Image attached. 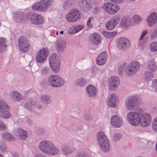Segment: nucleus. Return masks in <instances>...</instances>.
<instances>
[{"label":"nucleus","mask_w":157,"mask_h":157,"mask_svg":"<svg viewBox=\"0 0 157 157\" xmlns=\"http://www.w3.org/2000/svg\"><path fill=\"white\" fill-rule=\"evenodd\" d=\"M39 147L43 153L49 155H56L59 151L58 148L49 140H44L40 142L39 144Z\"/></svg>","instance_id":"f257e3e1"},{"label":"nucleus","mask_w":157,"mask_h":157,"mask_svg":"<svg viewBox=\"0 0 157 157\" xmlns=\"http://www.w3.org/2000/svg\"><path fill=\"white\" fill-rule=\"evenodd\" d=\"M134 121L130 124L131 125L137 126L139 124L143 127H146L151 123V119L150 116L147 113L143 114L140 117L137 114L135 115Z\"/></svg>","instance_id":"f03ea898"},{"label":"nucleus","mask_w":157,"mask_h":157,"mask_svg":"<svg viewBox=\"0 0 157 157\" xmlns=\"http://www.w3.org/2000/svg\"><path fill=\"white\" fill-rule=\"evenodd\" d=\"M97 139L102 150L105 152H108L110 146L108 139L105 134L102 131L99 132L97 135Z\"/></svg>","instance_id":"7ed1b4c3"},{"label":"nucleus","mask_w":157,"mask_h":157,"mask_svg":"<svg viewBox=\"0 0 157 157\" xmlns=\"http://www.w3.org/2000/svg\"><path fill=\"white\" fill-rule=\"evenodd\" d=\"M48 82L51 86L57 88L63 86L65 84V81L58 75H52L48 78Z\"/></svg>","instance_id":"20e7f679"},{"label":"nucleus","mask_w":157,"mask_h":157,"mask_svg":"<svg viewBox=\"0 0 157 157\" xmlns=\"http://www.w3.org/2000/svg\"><path fill=\"white\" fill-rule=\"evenodd\" d=\"M140 65L136 61L129 63L124 69V71L127 75L131 76L134 75L139 69Z\"/></svg>","instance_id":"39448f33"},{"label":"nucleus","mask_w":157,"mask_h":157,"mask_svg":"<svg viewBox=\"0 0 157 157\" xmlns=\"http://www.w3.org/2000/svg\"><path fill=\"white\" fill-rule=\"evenodd\" d=\"M82 15L81 12L76 9H72L66 16V20L70 22H76L81 19Z\"/></svg>","instance_id":"423d86ee"},{"label":"nucleus","mask_w":157,"mask_h":157,"mask_svg":"<svg viewBox=\"0 0 157 157\" xmlns=\"http://www.w3.org/2000/svg\"><path fill=\"white\" fill-rule=\"evenodd\" d=\"M50 64L52 71L56 73L60 69V60L56 54H52L50 56Z\"/></svg>","instance_id":"0eeeda50"},{"label":"nucleus","mask_w":157,"mask_h":157,"mask_svg":"<svg viewBox=\"0 0 157 157\" xmlns=\"http://www.w3.org/2000/svg\"><path fill=\"white\" fill-rule=\"evenodd\" d=\"M18 46L21 52H26L30 48V43L25 37L22 36L18 39Z\"/></svg>","instance_id":"6e6552de"},{"label":"nucleus","mask_w":157,"mask_h":157,"mask_svg":"<svg viewBox=\"0 0 157 157\" xmlns=\"http://www.w3.org/2000/svg\"><path fill=\"white\" fill-rule=\"evenodd\" d=\"M140 104L139 100L136 96H131L127 98L125 106L128 109L132 110Z\"/></svg>","instance_id":"1a4fd4ad"},{"label":"nucleus","mask_w":157,"mask_h":157,"mask_svg":"<svg viewBox=\"0 0 157 157\" xmlns=\"http://www.w3.org/2000/svg\"><path fill=\"white\" fill-rule=\"evenodd\" d=\"M102 9L108 14H114L119 11L120 7L116 4L107 2L102 7Z\"/></svg>","instance_id":"9d476101"},{"label":"nucleus","mask_w":157,"mask_h":157,"mask_svg":"<svg viewBox=\"0 0 157 157\" xmlns=\"http://www.w3.org/2000/svg\"><path fill=\"white\" fill-rule=\"evenodd\" d=\"M27 17L29 21L33 24L38 25L44 22L43 17L40 14L34 13L29 15Z\"/></svg>","instance_id":"9b49d317"},{"label":"nucleus","mask_w":157,"mask_h":157,"mask_svg":"<svg viewBox=\"0 0 157 157\" xmlns=\"http://www.w3.org/2000/svg\"><path fill=\"white\" fill-rule=\"evenodd\" d=\"M117 45L119 49L124 51L130 48V43L127 39L124 37H121L117 40Z\"/></svg>","instance_id":"f8f14e48"},{"label":"nucleus","mask_w":157,"mask_h":157,"mask_svg":"<svg viewBox=\"0 0 157 157\" xmlns=\"http://www.w3.org/2000/svg\"><path fill=\"white\" fill-rule=\"evenodd\" d=\"M48 54V50L47 48H42L37 53L36 60L38 63H42L45 61Z\"/></svg>","instance_id":"ddd939ff"},{"label":"nucleus","mask_w":157,"mask_h":157,"mask_svg":"<svg viewBox=\"0 0 157 157\" xmlns=\"http://www.w3.org/2000/svg\"><path fill=\"white\" fill-rule=\"evenodd\" d=\"M120 19L121 17L119 15H116L110 18L105 24L106 29L108 30L113 29L119 23Z\"/></svg>","instance_id":"4468645a"},{"label":"nucleus","mask_w":157,"mask_h":157,"mask_svg":"<svg viewBox=\"0 0 157 157\" xmlns=\"http://www.w3.org/2000/svg\"><path fill=\"white\" fill-rule=\"evenodd\" d=\"M78 4L81 10L84 12H88L91 8L90 0H78Z\"/></svg>","instance_id":"2eb2a0df"},{"label":"nucleus","mask_w":157,"mask_h":157,"mask_svg":"<svg viewBox=\"0 0 157 157\" xmlns=\"http://www.w3.org/2000/svg\"><path fill=\"white\" fill-rule=\"evenodd\" d=\"M143 112V110L141 108H138L137 109L136 112H129L127 115V121L130 124H131L132 122L134 121V119L136 118L134 117L135 114H138L139 116V117H140L143 114H142Z\"/></svg>","instance_id":"dca6fc26"},{"label":"nucleus","mask_w":157,"mask_h":157,"mask_svg":"<svg viewBox=\"0 0 157 157\" xmlns=\"http://www.w3.org/2000/svg\"><path fill=\"white\" fill-rule=\"evenodd\" d=\"M89 39L92 44L95 45L100 44L102 41L101 37L97 33H91L89 36Z\"/></svg>","instance_id":"f3484780"},{"label":"nucleus","mask_w":157,"mask_h":157,"mask_svg":"<svg viewBox=\"0 0 157 157\" xmlns=\"http://www.w3.org/2000/svg\"><path fill=\"white\" fill-rule=\"evenodd\" d=\"M120 82L118 78L117 77H111L109 80V90L115 91L119 84Z\"/></svg>","instance_id":"a211bd4d"},{"label":"nucleus","mask_w":157,"mask_h":157,"mask_svg":"<svg viewBox=\"0 0 157 157\" xmlns=\"http://www.w3.org/2000/svg\"><path fill=\"white\" fill-rule=\"evenodd\" d=\"M107 55L105 52H102L99 54L96 59V63L99 66L104 65L106 62Z\"/></svg>","instance_id":"6ab92c4d"},{"label":"nucleus","mask_w":157,"mask_h":157,"mask_svg":"<svg viewBox=\"0 0 157 157\" xmlns=\"http://www.w3.org/2000/svg\"><path fill=\"white\" fill-rule=\"evenodd\" d=\"M112 125L115 128H119L121 126L123 123L121 118L117 116H113L110 119Z\"/></svg>","instance_id":"aec40b11"},{"label":"nucleus","mask_w":157,"mask_h":157,"mask_svg":"<svg viewBox=\"0 0 157 157\" xmlns=\"http://www.w3.org/2000/svg\"><path fill=\"white\" fill-rule=\"evenodd\" d=\"M28 15H26L21 12H17L15 13L14 17V20L17 22L21 23L25 21L26 18H28Z\"/></svg>","instance_id":"412c9836"},{"label":"nucleus","mask_w":157,"mask_h":157,"mask_svg":"<svg viewBox=\"0 0 157 157\" xmlns=\"http://www.w3.org/2000/svg\"><path fill=\"white\" fill-rule=\"evenodd\" d=\"M147 24L149 27H151L153 25L157 23V13L153 12L147 18Z\"/></svg>","instance_id":"4be33fe9"},{"label":"nucleus","mask_w":157,"mask_h":157,"mask_svg":"<svg viewBox=\"0 0 157 157\" xmlns=\"http://www.w3.org/2000/svg\"><path fill=\"white\" fill-rule=\"evenodd\" d=\"M84 28V26L80 25H77L69 28L68 33L70 34H74L78 33Z\"/></svg>","instance_id":"5701e85b"},{"label":"nucleus","mask_w":157,"mask_h":157,"mask_svg":"<svg viewBox=\"0 0 157 157\" xmlns=\"http://www.w3.org/2000/svg\"><path fill=\"white\" fill-rule=\"evenodd\" d=\"M116 97L115 94H111L108 98V104L110 107H113L116 106Z\"/></svg>","instance_id":"b1692460"},{"label":"nucleus","mask_w":157,"mask_h":157,"mask_svg":"<svg viewBox=\"0 0 157 157\" xmlns=\"http://www.w3.org/2000/svg\"><path fill=\"white\" fill-rule=\"evenodd\" d=\"M88 95L91 97H93L96 95L97 91L96 88L92 85L88 86L86 88Z\"/></svg>","instance_id":"393cba45"},{"label":"nucleus","mask_w":157,"mask_h":157,"mask_svg":"<svg viewBox=\"0 0 157 157\" xmlns=\"http://www.w3.org/2000/svg\"><path fill=\"white\" fill-rule=\"evenodd\" d=\"M146 63L148 70L153 72H155L156 71L157 67L154 61L150 60L147 61Z\"/></svg>","instance_id":"a878e982"},{"label":"nucleus","mask_w":157,"mask_h":157,"mask_svg":"<svg viewBox=\"0 0 157 157\" xmlns=\"http://www.w3.org/2000/svg\"><path fill=\"white\" fill-rule=\"evenodd\" d=\"M36 102L34 100H30L24 104V107L29 111H32L34 109V107H35Z\"/></svg>","instance_id":"bb28decb"},{"label":"nucleus","mask_w":157,"mask_h":157,"mask_svg":"<svg viewBox=\"0 0 157 157\" xmlns=\"http://www.w3.org/2000/svg\"><path fill=\"white\" fill-rule=\"evenodd\" d=\"M17 136L21 139L25 140L27 138V133L21 128L18 129L17 130Z\"/></svg>","instance_id":"cd10ccee"},{"label":"nucleus","mask_w":157,"mask_h":157,"mask_svg":"<svg viewBox=\"0 0 157 157\" xmlns=\"http://www.w3.org/2000/svg\"><path fill=\"white\" fill-rule=\"evenodd\" d=\"M7 40L6 38L0 37V52H1L7 48Z\"/></svg>","instance_id":"c85d7f7f"},{"label":"nucleus","mask_w":157,"mask_h":157,"mask_svg":"<svg viewBox=\"0 0 157 157\" xmlns=\"http://www.w3.org/2000/svg\"><path fill=\"white\" fill-rule=\"evenodd\" d=\"M40 2L42 7L41 9L45 11L52 4V1L51 0H40Z\"/></svg>","instance_id":"c756f323"},{"label":"nucleus","mask_w":157,"mask_h":157,"mask_svg":"<svg viewBox=\"0 0 157 157\" xmlns=\"http://www.w3.org/2000/svg\"><path fill=\"white\" fill-rule=\"evenodd\" d=\"M10 97L15 101H19L22 98V95L17 91L12 92L10 94Z\"/></svg>","instance_id":"7c9ffc66"},{"label":"nucleus","mask_w":157,"mask_h":157,"mask_svg":"<svg viewBox=\"0 0 157 157\" xmlns=\"http://www.w3.org/2000/svg\"><path fill=\"white\" fill-rule=\"evenodd\" d=\"M153 77V74L149 71H146L144 73V80L146 82H148L151 80Z\"/></svg>","instance_id":"2f4dec72"},{"label":"nucleus","mask_w":157,"mask_h":157,"mask_svg":"<svg viewBox=\"0 0 157 157\" xmlns=\"http://www.w3.org/2000/svg\"><path fill=\"white\" fill-rule=\"evenodd\" d=\"M63 153L65 155L69 154L73 152L74 150L71 149L69 147L63 146L61 148Z\"/></svg>","instance_id":"473e14b6"},{"label":"nucleus","mask_w":157,"mask_h":157,"mask_svg":"<svg viewBox=\"0 0 157 157\" xmlns=\"http://www.w3.org/2000/svg\"><path fill=\"white\" fill-rule=\"evenodd\" d=\"M74 4V0H67L63 4V8L67 10L72 6Z\"/></svg>","instance_id":"72a5a7b5"},{"label":"nucleus","mask_w":157,"mask_h":157,"mask_svg":"<svg viewBox=\"0 0 157 157\" xmlns=\"http://www.w3.org/2000/svg\"><path fill=\"white\" fill-rule=\"evenodd\" d=\"M66 43L65 42L60 41L57 44V50L60 52H62L65 48Z\"/></svg>","instance_id":"f704fd0d"},{"label":"nucleus","mask_w":157,"mask_h":157,"mask_svg":"<svg viewBox=\"0 0 157 157\" xmlns=\"http://www.w3.org/2000/svg\"><path fill=\"white\" fill-rule=\"evenodd\" d=\"M9 110L7 109L0 112V116L3 118H9L11 117V114L9 112Z\"/></svg>","instance_id":"c9c22d12"},{"label":"nucleus","mask_w":157,"mask_h":157,"mask_svg":"<svg viewBox=\"0 0 157 157\" xmlns=\"http://www.w3.org/2000/svg\"><path fill=\"white\" fill-rule=\"evenodd\" d=\"M10 107L3 100H0V112L10 109Z\"/></svg>","instance_id":"e433bc0d"},{"label":"nucleus","mask_w":157,"mask_h":157,"mask_svg":"<svg viewBox=\"0 0 157 157\" xmlns=\"http://www.w3.org/2000/svg\"><path fill=\"white\" fill-rule=\"evenodd\" d=\"M2 137L4 140L10 141L13 139V136L9 132H5L2 134Z\"/></svg>","instance_id":"4c0bfd02"},{"label":"nucleus","mask_w":157,"mask_h":157,"mask_svg":"<svg viewBox=\"0 0 157 157\" xmlns=\"http://www.w3.org/2000/svg\"><path fill=\"white\" fill-rule=\"evenodd\" d=\"M87 83L86 80L84 78H81L78 79L75 82V84L78 86L82 87L85 85Z\"/></svg>","instance_id":"58836bf2"},{"label":"nucleus","mask_w":157,"mask_h":157,"mask_svg":"<svg viewBox=\"0 0 157 157\" xmlns=\"http://www.w3.org/2000/svg\"><path fill=\"white\" fill-rule=\"evenodd\" d=\"M41 100L45 104H49L51 102L50 98L47 95H44L41 97L40 98Z\"/></svg>","instance_id":"ea45409f"},{"label":"nucleus","mask_w":157,"mask_h":157,"mask_svg":"<svg viewBox=\"0 0 157 157\" xmlns=\"http://www.w3.org/2000/svg\"><path fill=\"white\" fill-rule=\"evenodd\" d=\"M149 49L151 52H157V42H152L149 45Z\"/></svg>","instance_id":"a19ab883"},{"label":"nucleus","mask_w":157,"mask_h":157,"mask_svg":"<svg viewBox=\"0 0 157 157\" xmlns=\"http://www.w3.org/2000/svg\"><path fill=\"white\" fill-rule=\"evenodd\" d=\"M40 2H38L34 4L32 6V8L33 10H36L38 11H44V10H42L41 5L40 4Z\"/></svg>","instance_id":"79ce46f5"},{"label":"nucleus","mask_w":157,"mask_h":157,"mask_svg":"<svg viewBox=\"0 0 157 157\" xmlns=\"http://www.w3.org/2000/svg\"><path fill=\"white\" fill-rule=\"evenodd\" d=\"M121 25L123 27H127L128 26V20L125 17L122 18L121 21Z\"/></svg>","instance_id":"37998d69"},{"label":"nucleus","mask_w":157,"mask_h":157,"mask_svg":"<svg viewBox=\"0 0 157 157\" xmlns=\"http://www.w3.org/2000/svg\"><path fill=\"white\" fill-rule=\"evenodd\" d=\"M150 37L151 40H155L157 38V26L151 33Z\"/></svg>","instance_id":"c03bdc74"},{"label":"nucleus","mask_w":157,"mask_h":157,"mask_svg":"<svg viewBox=\"0 0 157 157\" xmlns=\"http://www.w3.org/2000/svg\"><path fill=\"white\" fill-rule=\"evenodd\" d=\"M126 64V63H124L122 65H121L118 69V73L120 76H122L124 74V69Z\"/></svg>","instance_id":"a18cd8bd"},{"label":"nucleus","mask_w":157,"mask_h":157,"mask_svg":"<svg viewBox=\"0 0 157 157\" xmlns=\"http://www.w3.org/2000/svg\"><path fill=\"white\" fill-rule=\"evenodd\" d=\"M152 128L153 130L157 133V117L152 122Z\"/></svg>","instance_id":"49530a36"},{"label":"nucleus","mask_w":157,"mask_h":157,"mask_svg":"<svg viewBox=\"0 0 157 157\" xmlns=\"http://www.w3.org/2000/svg\"><path fill=\"white\" fill-rule=\"evenodd\" d=\"M141 19L140 17L138 15H134L132 18L131 21L133 22V23H138L140 21Z\"/></svg>","instance_id":"de8ad7c7"},{"label":"nucleus","mask_w":157,"mask_h":157,"mask_svg":"<svg viewBox=\"0 0 157 157\" xmlns=\"http://www.w3.org/2000/svg\"><path fill=\"white\" fill-rule=\"evenodd\" d=\"M102 33L104 35L107 37L108 36H109L110 37H113L117 33L116 32H108L103 31Z\"/></svg>","instance_id":"09e8293b"},{"label":"nucleus","mask_w":157,"mask_h":157,"mask_svg":"<svg viewBox=\"0 0 157 157\" xmlns=\"http://www.w3.org/2000/svg\"><path fill=\"white\" fill-rule=\"evenodd\" d=\"M88 155L86 153L83 151L78 152L76 154L75 157H88Z\"/></svg>","instance_id":"8fccbe9b"},{"label":"nucleus","mask_w":157,"mask_h":157,"mask_svg":"<svg viewBox=\"0 0 157 157\" xmlns=\"http://www.w3.org/2000/svg\"><path fill=\"white\" fill-rule=\"evenodd\" d=\"M121 137V135L119 133L115 134L113 137V139L114 141H117L119 140Z\"/></svg>","instance_id":"3c124183"},{"label":"nucleus","mask_w":157,"mask_h":157,"mask_svg":"<svg viewBox=\"0 0 157 157\" xmlns=\"http://www.w3.org/2000/svg\"><path fill=\"white\" fill-rule=\"evenodd\" d=\"M91 72L94 75H95L98 72V70L97 67H93L91 69Z\"/></svg>","instance_id":"603ef678"},{"label":"nucleus","mask_w":157,"mask_h":157,"mask_svg":"<svg viewBox=\"0 0 157 157\" xmlns=\"http://www.w3.org/2000/svg\"><path fill=\"white\" fill-rule=\"evenodd\" d=\"M152 86L157 92V79H154L152 81Z\"/></svg>","instance_id":"864d4df0"},{"label":"nucleus","mask_w":157,"mask_h":157,"mask_svg":"<svg viewBox=\"0 0 157 157\" xmlns=\"http://www.w3.org/2000/svg\"><path fill=\"white\" fill-rule=\"evenodd\" d=\"M7 129V127L4 123L0 121V129L2 130H6Z\"/></svg>","instance_id":"5fc2aeb1"},{"label":"nucleus","mask_w":157,"mask_h":157,"mask_svg":"<svg viewBox=\"0 0 157 157\" xmlns=\"http://www.w3.org/2000/svg\"><path fill=\"white\" fill-rule=\"evenodd\" d=\"M92 19V18L91 17L89 18L86 23L87 26L90 28L92 27L93 26L92 24L91 23V20Z\"/></svg>","instance_id":"6e6d98bb"},{"label":"nucleus","mask_w":157,"mask_h":157,"mask_svg":"<svg viewBox=\"0 0 157 157\" xmlns=\"http://www.w3.org/2000/svg\"><path fill=\"white\" fill-rule=\"evenodd\" d=\"M1 150L3 152L6 151L7 150V148L6 145L4 144H2V146L1 147Z\"/></svg>","instance_id":"4d7b16f0"},{"label":"nucleus","mask_w":157,"mask_h":157,"mask_svg":"<svg viewBox=\"0 0 157 157\" xmlns=\"http://www.w3.org/2000/svg\"><path fill=\"white\" fill-rule=\"evenodd\" d=\"M41 73L44 75L48 74V70L47 68L44 67L41 70Z\"/></svg>","instance_id":"13d9d810"},{"label":"nucleus","mask_w":157,"mask_h":157,"mask_svg":"<svg viewBox=\"0 0 157 157\" xmlns=\"http://www.w3.org/2000/svg\"><path fill=\"white\" fill-rule=\"evenodd\" d=\"M100 10L101 9L100 7H96L94 8L93 10V13L95 14H98L100 12Z\"/></svg>","instance_id":"bf43d9fd"},{"label":"nucleus","mask_w":157,"mask_h":157,"mask_svg":"<svg viewBox=\"0 0 157 157\" xmlns=\"http://www.w3.org/2000/svg\"><path fill=\"white\" fill-rule=\"evenodd\" d=\"M85 119L87 121H90L92 119L91 115L90 114H86L85 115Z\"/></svg>","instance_id":"052dcab7"},{"label":"nucleus","mask_w":157,"mask_h":157,"mask_svg":"<svg viewBox=\"0 0 157 157\" xmlns=\"http://www.w3.org/2000/svg\"><path fill=\"white\" fill-rule=\"evenodd\" d=\"M124 0H111V1L112 2H117L118 3H121L122 2H123Z\"/></svg>","instance_id":"680f3d73"},{"label":"nucleus","mask_w":157,"mask_h":157,"mask_svg":"<svg viewBox=\"0 0 157 157\" xmlns=\"http://www.w3.org/2000/svg\"><path fill=\"white\" fill-rule=\"evenodd\" d=\"M147 30H144L142 32L141 35L144 36L147 33Z\"/></svg>","instance_id":"e2e57ef3"},{"label":"nucleus","mask_w":157,"mask_h":157,"mask_svg":"<svg viewBox=\"0 0 157 157\" xmlns=\"http://www.w3.org/2000/svg\"><path fill=\"white\" fill-rule=\"evenodd\" d=\"M37 108H38V109H41V106L40 105H38L37 106L36 105H35V107H34V109H36Z\"/></svg>","instance_id":"0e129e2a"},{"label":"nucleus","mask_w":157,"mask_h":157,"mask_svg":"<svg viewBox=\"0 0 157 157\" xmlns=\"http://www.w3.org/2000/svg\"><path fill=\"white\" fill-rule=\"evenodd\" d=\"M13 157H18V155L17 153H14L13 155Z\"/></svg>","instance_id":"69168bd1"},{"label":"nucleus","mask_w":157,"mask_h":157,"mask_svg":"<svg viewBox=\"0 0 157 157\" xmlns=\"http://www.w3.org/2000/svg\"><path fill=\"white\" fill-rule=\"evenodd\" d=\"M144 37V36H142V35H141L139 40H142L143 39Z\"/></svg>","instance_id":"338daca9"},{"label":"nucleus","mask_w":157,"mask_h":157,"mask_svg":"<svg viewBox=\"0 0 157 157\" xmlns=\"http://www.w3.org/2000/svg\"><path fill=\"white\" fill-rule=\"evenodd\" d=\"M63 31H61L60 32V33L61 34H63Z\"/></svg>","instance_id":"774afa93"}]
</instances>
